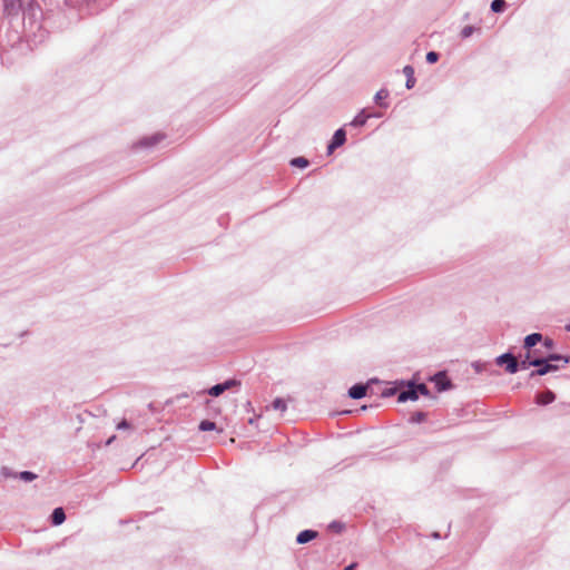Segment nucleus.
<instances>
[{
    "label": "nucleus",
    "instance_id": "nucleus-22",
    "mask_svg": "<svg viewBox=\"0 0 570 570\" xmlns=\"http://www.w3.org/2000/svg\"><path fill=\"white\" fill-rule=\"evenodd\" d=\"M414 389L417 390V395L419 394H422V395L429 394V390H428L426 385H424V384L414 385Z\"/></svg>",
    "mask_w": 570,
    "mask_h": 570
},
{
    "label": "nucleus",
    "instance_id": "nucleus-13",
    "mask_svg": "<svg viewBox=\"0 0 570 570\" xmlns=\"http://www.w3.org/2000/svg\"><path fill=\"white\" fill-rule=\"evenodd\" d=\"M371 117V115L365 114V111H361L351 122L352 126H363L366 120Z\"/></svg>",
    "mask_w": 570,
    "mask_h": 570
},
{
    "label": "nucleus",
    "instance_id": "nucleus-8",
    "mask_svg": "<svg viewBox=\"0 0 570 570\" xmlns=\"http://www.w3.org/2000/svg\"><path fill=\"white\" fill-rule=\"evenodd\" d=\"M163 138H164V136L161 134H155L153 136L142 138L138 142V145L140 147H151V146L156 145L157 142H159L160 140H163Z\"/></svg>",
    "mask_w": 570,
    "mask_h": 570
},
{
    "label": "nucleus",
    "instance_id": "nucleus-18",
    "mask_svg": "<svg viewBox=\"0 0 570 570\" xmlns=\"http://www.w3.org/2000/svg\"><path fill=\"white\" fill-rule=\"evenodd\" d=\"M216 429V425L214 422H210V421H202L200 424H199V430L200 431H212V430H215Z\"/></svg>",
    "mask_w": 570,
    "mask_h": 570
},
{
    "label": "nucleus",
    "instance_id": "nucleus-20",
    "mask_svg": "<svg viewBox=\"0 0 570 570\" xmlns=\"http://www.w3.org/2000/svg\"><path fill=\"white\" fill-rule=\"evenodd\" d=\"M439 59V55L435 51H430L426 53V61L429 63H434Z\"/></svg>",
    "mask_w": 570,
    "mask_h": 570
},
{
    "label": "nucleus",
    "instance_id": "nucleus-15",
    "mask_svg": "<svg viewBox=\"0 0 570 570\" xmlns=\"http://www.w3.org/2000/svg\"><path fill=\"white\" fill-rule=\"evenodd\" d=\"M505 7V1L504 0H494L492 1L491 3V9L494 11V12H501L503 11Z\"/></svg>",
    "mask_w": 570,
    "mask_h": 570
},
{
    "label": "nucleus",
    "instance_id": "nucleus-25",
    "mask_svg": "<svg viewBox=\"0 0 570 570\" xmlns=\"http://www.w3.org/2000/svg\"><path fill=\"white\" fill-rule=\"evenodd\" d=\"M425 419V415L423 413H416L415 415H413L412 420L413 421H416V422H421Z\"/></svg>",
    "mask_w": 570,
    "mask_h": 570
},
{
    "label": "nucleus",
    "instance_id": "nucleus-28",
    "mask_svg": "<svg viewBox=\"0 0 570 570\" xmlns=\"http://www.w3.org/2000/svg\"><path fill=\"white\" fill-rule=\"evenodd\" d=\"M115 438H116L115 435H114V436H111V438L107 441V444H110V443L115 440Z\"/></svg>",
    "mask_w": 570,
    "mask_h": 570
},
{
    "label": "nucleus",
    "instance_id": "nucleus-3",
    "mask_svg": "<svg viewBox=\"0 0 570 570\" xmlns=\"http://www.w3.org/2000/svg\"><path fill=\"white\" fill-rule=\"evenodd\" d=\"M345 142V131L343 129H338L335 131L331 144L328 145V154H331L335 148L342 146Z\"/></svg>",
    "mask_w": 570,
    "mask_h": 570
},
{
    "label": "nucleus",
    "instance_id": "nucleus-16",
    "mask_svg": "<svg viewBox=\"0 0 570 570\" xmlns=\"http://www.w3.org/2000/svg\"><path fill=\"white\" fill-rule=\"evenodd\" d=\"M273 409L276 411L285 412L286 411V402L283 399H276L273 402Z\"/></svg>",
    "mask_w": 570,
    "mask_h": 570
},
{
    "label": "nucleus",
    "instance_id": "nucleus-2",
    "mask_svg": "<svg viewBox=\"0 0 570 570\" xmlns=\"http://www.w3.org/2000/svg\"><path fill=\"white\" fill-rule=\"evenodd\" d=\"M497 363L499 365L505 364L507 365V372L513 374L518 371L519 363L517 358L512 354H503L497 358Z\"/></svg>",
    "mask_w": 570,
    "mask_h": 570
},
{
    "label": "nucleus",
    "instance_id": "nucleus-9",
    "mask_svg": "<svg viewBox=\"0 0 570 570\" xmlns=\"http://www.w3.org/2000/svg\"><path fill=\"white\" fill-rule=\"evenodd\" d=\"M366 390H367V387L365 385L356 384L350 389L348 395L352 399H361V397L365 396Z\"/></svg>",
    "mask_w": 570,
    "mask_h": 570
},
{
    "label": "nucleus",
    "instance_id": "nucleus-23",
    "mask_svg": "<svg viewBox=\"0 0 570 570\" xmlns=\"http://www.w3.org/2000/svg\"><path fill=\"white\" fill-rule=\"evenodd\" d=\"M473 32V28L468 26V27H464L463 30H462V37L463 38H468L472 35Z\"/></svg>",
    "mask_w": 570,
    "mask_h": 570
},
{
    "label": "nucleus",
    "instance_id": "nucleus-27",
    "mask_svg": "<svg viewBox=\"0 0 570 570\" xmlns=\"http://www.w3.org/2000/svg\"><path fill=\"white\" fill-rule=\"evenodd\" d=\"M355 567H356V563H352L348 567H346L344 570H354Z\"/></svg>",
    "mask_w": 570,
    "mask_h": 570
},
{
    "label": "nucleus",
    "instance_id": "nucleus-5",
    "mask_svg": "<svg viewBox=\"0 0 570 570\" xmlns=\"http://www.w3.org/2000/svg\"><path fill=\"white\" fill-rule=\"evenodd\" d=\"M20 3L18 0H4L3 11L7 16H17L19 13Z\"/></svg>",
    "mask_w": 570,
    "mask_h": 570
},
{
    "label": "nucleus",
    "instance_id": "nucleus-7",
    "mask_svg": "<svg viewBox=\"0 0 570 570\" xmlns=\"http://www.w3.org/2000/svg\"><path fill=\"white\" fill-rule=\"evenodd\" d=\"M317 537V532L313 530H304L298 533L296 541L299 544H304L309 542L311 540L315 539Z\"/></svg>",
    "mask_w": 570,
    "mask_h": 570
},
{
    "label": "nucleus",
    "instance_id": "nucleus-14",
    "mask_svg": "<svg viewBox=\"0 0 570 570\" xmlns=\"http://www.w3.org/2000/svg\"><path fill=\"white\" fill-rule=\"evenodd\" d=\"M435 383L439 386L440 391L446 390L450 386V382L446 380V376L444 374L436 375Z\"/></svg>",
    "mask_w": 570,
    "mask_h": 570
},
{
    "label": "nucleus",
    "instance_id": "nucleus-24",
    "mask_svg": "<svg viewBox=\"0 0 570 570\" xmlns=\"http://www.w3.org/2000/svg\"><path fill=\"white\" fill-rule=\"evenodd\" d=\"M117 429L118 430L130 429V424L126 420H122L120 423L117 424Z\"/></svg>",
    "mask_w": 570,
    "mask_h": 570
},
{
    "label": "nucleus",
    "instance_id": "nucleus-26",
    "mask_svg": "<svg viewBox=\"0 0 570 570\" xmlns=\"http://www.w3.org/2000/svg\"><path fill=\"white\" fill-rule=\"evenodd\" d=\"M544 345H546L547 348H551L552 347V341L551 340H546Z\"/></svg>",
    "mask_w": 570,
    "mask_h": 570
},
{
    "label": "nucleus",
    "instance_id": "nucleus-6",
    "mask_svg": "<svg viewBox=\"0 0 570 570\" xmlns=\"http://www.w3.org/2000/svg\"><path fill=\"white\" fill-rule=\"evenodd\" d=\"M419 395H417V390L414 389V385H410L406 390L402 391L399 395V401L400 402H405V401H415L417 400Z\"/></svg>",
    "mask_w": 570,
    "mask_h": 570
},
{
    "label": "nucleus",
    "instance_id": "nucleus-21",
    "mask_svg": "<svg viewBox=\"0 0 570 570\" xmlns=\"http://www.w3.org/2000/svg\"><path fill=\"white\" fill-rule=\"evenodd\" d=\"M387 96H389V91L385 89H381L380 91L376 92L375 100L377 102H380L381 100L386 99Z\"/></svg>",
    "mask_w": 570,
    "mask_h": 570
},
{
    "label": "nucleus",
    "instance_id": "nucleus-1",
    "mask_svg": "<svg viewBox=\"0 0 570 570\" xmlns=\"http://www.w3.org/2000/svg\"><path fill=\"white\" fill-rule=\"evenodd\" d=\"M542 340V335L539 333H533L528 335L524 338V347L528 350L525 358L521 362L520 366L522 368H527L528 366H535L538 370L532 371L530 376L533 377L535 375H544L551 371H556L559 368V365L556 362L563 361L568 362L567 358H562L559 355L551 354L549 356H539L537 350H531L538 342Z\"/></svg>",
    "mask_w": 570,
    "mask_h": 570
},
{
    "label": "nucleus",
    "instance_id": "nucleus-29",
    "mask_svg": "<svg viewBox=\"0 0 570 570\" xmlns=\"http://www.w3.org/2000/svg\"><path fill=\"white\" fill-rule=\"evenodd\" d=\"M568 330L570 331V325L568 326Z\"/></svg>",
    "mask_w": 570,
    "mask_h": 570
},
{
    "label": "nucleus",
    "instance_id": "nucleus-12",
    "mask_svg": "<svg viewBox=\"0 0 570 570\" xmlns=\"http://www.w3.org/2000/svg\"><path fill=\"white\" fill-rule=\"evenodd\" d=\"M403 72L405 73L407 80H406V87L407 89H411L414 83H415V79H414V70L411 66H405L404 69H403Z\"/></svg>",
    "mask_w": 570,
    "mask_h": 570
},
{
    "label": "nucleus",
    "instance_id": "nucleus-4",
    "mask_svg": "<svg viewBox=\"0 0 570 570\" xmlns=\"http://www.w3.org/2000/svg\"><path fill=\"white\" fill-rule=\"evenodd\" d=\"M237 382L234 381V380H229V381H226L225 383H222V384H216L214 385L209 391L208 393L212 395V396H219L222 393H224L226 390H228L229 387L236 385Z\"/></svg>",
    "mask_w": 570,
    "mask_h": 570
},
{
    "label": "nucleus",
    "instance_id": "nucleus-17",
    "mask_svg": "<svg viewBox=\"0 0 570 570\" xmlns=\"http://www.w3.org/2000/svg\"><path fill=\"white\" fill-rule=\"evenodd\" d=\"M291 164L295 167L305 168L308 165V160L304 157L294 158Z\"/></svg>",
    "mask_w": 570,
    "mask_h": 570
},
{
    "label": "nucleus",
    "instance_id": "nucleus-11",
    "mask_svg": "<svg viewBox=\"0 0 570 570\" xmlns=\"http://www.w3.org/2000/svg\"><path fill=\"white\" fill-rule=\"evenodd\" d=\"M55 525L61 524L66 520V514L62 508H56L51 515Z\"/></svg>",
    "mask_w": 570,
    "mask_h": 570
},
{
    "label": "nucleus",
    "instance_id": "nucleus-19",
    "mask_svg": "<svg viewBox=\"0 0 570 570\" xmlns=\"http://www.w3.org/2000/svg\"><path fill=\"white\" fill-rule=\"evenodd\" d=\"M20 478L24 481H32L37 478V475L29 471H23L20 473Z\"/></svg>",
    "mask_w": 570,
    "mask_h": 570
},
{
    "label": "nucleus",
    "instance_id": "nucleus-10",
    "mask_svg": "<svg viewBox=\"0 0 570 570\" xmlns=\"http://www.w3.org/2000/svg\"><path fill=\"white\" fill-rule=\"evenodd\" d=\"M554 400V394L551 391H546L537 395V403L547 405Z\"/></svg>",
    "mask_w": 570,
    "mask_h": 570
}]
</instances>
